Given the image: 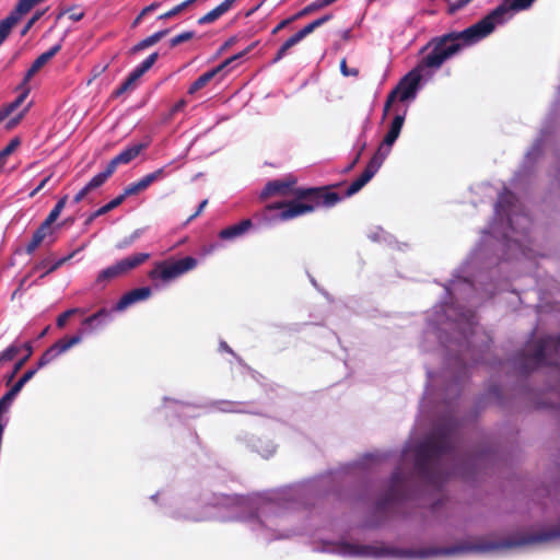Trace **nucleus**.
<instances>
[{
  "instance_id": "nucleus-1",
  "label": "nucleus",
  "mask_w": 560,
  "mask_h": 560,
  "mask_svg": "<svg viewBox=\"0 0 560 560\" xmlns=\"http://www.w3.org/2000/svg\"><path fill=\"white\" fill-rule=\"evenodd\" d=\"M530 224L524 206L504 188L494 206L493 221L482 231L477 247L444 284L445 300L429 313L424 341L438 340L445 366L441 373L427 370L428 384L420 410L422 413L443 411L423 439H458L453 400L458 397L470 366L486 362L491 342L489 335L478 326L471 307L495 294L494 284L485 280L489 278L490 267L498 264L499 252L506 259L533 257L528 247Z\"/></svg>"
},
{
  "instance_id": "nucleus-2",
  "label": "nucleus",
  "mask_w": 560,
  "mask_h": 560,
  "mask_svg": "<svg viewBox=\"0 0 560 560\" xmlns=\"http://www.w3.org/2000/svg\"><path fill=\"white\" fill-rule=\"evenodd\" d=\"M392 456L390 452L364 454L342 471L328 472L316 478L266 493L252 495H220L213 506L225 510L219 516L222 521H238L246 525L254 537L261 542L287 539L301 533L290 526V512L308 508L316 500L336 489L342 474L378 466Z\"/></svg>"
},
{
  "instance_id": "nucleus-3",
  "label": "nucleus",
  "mask_w": 560,
  "mask_h": 560,
  "mask_svg": "<svg viewBox=\"0 0 560 560\" xmlns=\"http://www.w3.org/2000/svg\"><path fill=\"white\" fill-rule=\"evenodd\" d=\"M467 48L455 32H448L435 36L421 49V52L430 50L419 63L409 71L399 84L388 94L384 105L383 117L396 100L400 102L413 101L421 86L428 83L443 63Z\"/></svg>"
},
{
  "instance_id": "nucleus-4",
  "label": "nucleus",
  "mask_w": 560,
  "mask_h": 560,
  "mask_svg": "<svg viewBox=\"0 0 560 560\" xmlns=\"http://www.w3.org/2000/svg\"><path fill=\"white\" fill-rule=\"evenodd\" d=\"M295 183L293 176H288L268 182L261 190V199L291 194L295 196V199L289 203L277 202L267 207V212H276L271 214L273 219L291 220L313 212L319 207H334L342 199L339 194L328 188H294Z\"/></svg>"
},
{
  "instance_id": "nucleus-5",
  "label": "nucleus",
  "mask_w": 560,
  "mask_h": 560,
  "mask_svg": "<svg viewBox=\"0 0 560 560\" xmlns=\"http://www.w3.org/2000/svg\"><path fill=\"white\" fill-rule=\"evenodd\" d=\"M112 320V311L106 308H102L95 314L86 317L82 322V328L79 332L68 339H61L49 347L43 355L39 358L37 362V366L35 369H31L26 371L23 376L7 392L2 398L0 399V410H8L18 396V394L22 390L23 386L31 381L38 369H42L54 361L57 357L68 351L75 345H79L84 335L92 334L94 330L100 329L107 325Z\"/></svg>"
},
{
  "instance_id": "nucleus-6",
  "label": "nucleus",
  "mask_w": 560,
  "mask_h": 560,
  "mask_svg": "<svg viewBox=\"0 0 560 560\" xmlns=\"http://www.w3.org/2000/svg\"><path fill=\"white\" fill-rule=\"evenodd\" d=\"M503 3L492 10L474 25L456 32L462 43L470 47L490 35L498 25H503L512 18V12L528 10L536 0H502Z\"/></svg>"
},
{
  "instance_id": "nucleus-7",
  "label": "nucleus",
  "mask_w": 560,
  "mask_h": 560,
  "mask_svg": "<svg viewBox=\"0 0 560 560\" xmlns=\"http://www.w3.org/2000/svg\"><path fill=\"white\" fill-rule=\"evenodd\" d=\"M513 364L521 373H529L540 366H551L559 372L560 335L532 339L514 358Z\"/></svg>"
},
{
  "instance_id": "nucleus-8",
  "label": "nucleus",
  "mask_w": 560,
  "mask_h": 560,
  "mask_svg": "<svg viewBox=\"0 0 560 560\" xmlns=\"http://www.w3.org/2000/svg\"><path fill=\"white\" fill-rule=\"evenodd\" d=\"M406 113L407 108H405L401 113H397L395 115L393 121L390 122L389 130L387 131L383 141L378 145L376 152L368 163L365 170L363 171L361 176L353 180L347 188V197H350L360 191L378 172L382 164L389 155L392 147L399 137V133L405 122Z\"/></svg>"
},
{
  "instance_id": "nucleus-9",
  "label": "nucleus",
  "mask_w": 560,
  "mask_h": 560,
  "mask_svg": "<svg viewBox=\"0 0 560 560\" xmlns=\"http://www.w3.org/2000/svg\"><path fill=\"white\" fill-rule=\"evenodd\" d=\"M560 127V86L557 90L556 100L552 107L542 122L537 138L526 152L520 170L515 173L513 185H517L527 177L534 170L536 162L540 159L544 148L552 132Z\"/></svg>"
},
{
  "instance_id": "nucleus-10",
  "label": "nucleus",
  "mask_w": 560,
  "mask_h": 560,
  "mask_svg": "<svg viewBox=\"0 0 560 560\" xmlns=\"http://www.w3.org/2000/svg\"><path fill=\"white\" fill-rule=\"evenodd\" d=\"M198 265V260L191 256L184 257L178 260H163L154 264L153 269L148 273L152 280L153 288L159 290L164 284L172 282L180 276L194 270Z\"/></svg>"
},
{
  "instance_id": "nucleus-11",
  "label": "nucleus",
  "mask_w": 560,
  "mask_h": 560,
  "mask_svg": "<svg viewBox=\"0 0 560 560\" xmlns=\"http://www.w3.org/2000/svg\"><path fill=\"white\" fill-rule=\"evenodd\" d=\"M166 175H167V172H166L165 166L158 168L156 171H154L150 174H147L138 182L128 185L125 188L122 194L125 197L136 195V194L147 189L152 183L163 179L164 177H166Z\"/></svg>"
},
{
  "instance_id": "nucleus-12",
  "label": "nucleus",
  "mask_w": 560,
  "mask_h": 560,
  "mask_svg": "<svg viewBox=\"0 0 560 560\" xmlns=\"http://www.w3.org/2000/svg\"><path fill=\"white\" fill-rule=\"evenodd\" d=\"M54 232L55 228L44 221L34 232L31 242L26 246V253L33 254L35 249L44 242H46L48 245L52 244L56 240Z\"/></svg>"
},
{
  "instance_id": "nucleus-13",
  "label": "nucleus",
  "mask_w": 560,
  "mask_h": 560,
  "mask_svg": "<svg viewBox=\"0 0 560 560\" xmlns=\"http://www.w3.org/2000/svg\"><path fill=\"white\" fill-rule=\"evenodd\" d=\"M152 294V289L150 287H142L138 289H133L126 294H124L117 304L114 306L113 311L122 312L130 305L148 300Z\"/></svg>"
},
{
  "instance_id": "nucleus-14",
  "label": "nucleus",
  "mask_w": 560,
  "mask_h": 560,
  "mask_svg": "<svg viewBox=\"0 0 560 560\" xmlns=\"http://www.w3.org/2000/svg\"><path fill=\"white\" fill-rule=\"evenodd\" d=\"M245 52H241L237 55L232 56L231 58H228L224 60L221 65L218 67L205 72L201 74L196 81L192 82V84L188 89L189 94H195L197 91L201 90L203 86H206L215 75L219 73L222 69H224L226 66L232 63L234 60L241 58L244 56Z\"/></svg>"
},
{
  "instance_id": "nucleus-15",
  "label": "nucleus",
  "mask_w": 560,
  "mask_h": 560,
  "mask_svg": "<svg viewBox=\"0 0 560 560\" xmlns=\"http://www.w3.org/2000/svg\"><path fill=\"white\" fill-rule=\"evenodd\" d=\"M145 148H147L145 143L132 144V145L126 148L124 151H121L113 160H110V162L107 164V166L114 173L118 165L128 164L133 159H136L140 154V152Z\"/></svg>"
},
{
  "instance_id": "nucleus-16",
  "label": "nucleus",
  "mask_w": 560,
  "mask_h": 560,
  "mask_svg": "<svg viewBox=\"0 0 560 560\" xmlns=\"http://www.w3.org/2000/svg\"><path fill=\"white\" fill-rule=\"evenodd\" d=\"M253 223L249 219L242 220L241 222L228 226L219 232V238L222 241H235L242 236H244L249 229L252 228Z\"/></svg>"
},
{
  "instance_id": "nucleus-17",
  "label": "nucleus",
  "mask_w": 560,
  "mask_h": 560,
  "mask_svg": "<svg viewBox=\"0 0 560 560\" xmlns=\"http://www.w3.org/2000/svg\"><path fill=\"white\" fill-rule=\"evenodd\" d=\"M211 406L221 412L257 413L249 402L244 401L217 400Z\"/></svg>"
},
{
  "instance_id": "nucleus-18",
  "label": "nucleus",
  "mask_w": 560,
  "mask_h": 560,
  "mask_svg": "<svg viewBox=\"0 0 560 560\" xmlns=\"http://www.w3.org/2000/svg\"><path fill=\"white\" fill-rule=\"evenodd\" d=\"M170 516H172L175 520H186V521H205L210 518L211 516L207 513L194 511L192 509L188 506H184L182 509L172 510L168 512Z\"/></svg>"
},
{
  "instance_id": "nucleus-19",
  "label": "nucleus",
  "mask_w": 560,
  "mask_h": 560,
  "mask_svg": "<svg viewBox=\"0 0 560 560\" xmlns=\"http://www.w3.org/2000/svg\"><path fill=\"white\" fill-rule=\"evenodd\" d=\"M150 257L149 253H138L119 260L118 264L122 273H127L145 262Z\"/></svg>"
},
{
  "instance_id": "nucleus-20",
  "label": "nucleus",
  "mask_w": 560,
  "mask_h": 560,
  "mask_svg": "<svg viewBox=\"0 0 560 560\" xmlns=\"http://www.w3.org/2000/svg\"><path fill=\"white\" fill-rule=\"evenodd\" d=\"M124 275L120 270L118 261L114 265L101 270L96 277L95 284L104 288L110 280Z\"/></svg>"
},
{
  "instance_id": "nucleus-21",
  "label": "nucleus",
  "mask_w": 560,
  "mask_h": 560,
  "mask_svg": "<svg viewBox=\"0 0 560 560\" xmlns=\"http://www.w3.org/2000/svg\"><path fill=\"white\" fill-rule=\"evenodd\" d=\"M170 30H163L159 31L151 36H148L147 38L140 40L137 45L133 46L132 52L141 51L148 47L153 46L158 42H160L163 37H165L168 34Z\"/></svg>"
},
{
  "instance_id": "nucleus-22",
  "label": "nucleus",
  "mask_w": 560,
  "mask_h": 560,
  "mask_svg": "<svg viewBox=\"0 0 560 560\" xmlns=\"http://www.w3.org/2000/svg\"><path fill=\"white\" fill-rule=\"evenodd\" d=\"M252 448L257 452L259 455H261L265 458H269L272 456L276 452V445L271 441L262 442L260 440H257L253 445H250Z\"/></svg>"
},
{
  "instance_id": "nucleus-23",
  "label": "nucleus",
  "mask_w": 560,
  "mask_h": 560,
  "mask_svg": "<svg viewBox=\"0 0 560 560\" xmlns=\"http://www.w3.org/2000/svg\"><path fill=\"white\" fill-rule=\"evenodd\" d=\"M112 174L113 172L110 171V168L106 166V168L103 172L96 174L84 187L89 191H92L101 187L112 176Z\"/></svg>"
},
{
  "instance_id": "nucleus-24",
  "label": "nucleus",
  "mask_w": 560,
  "mask_h": 560,
  "mask_svg": "<svg viewBox=\"0 0 560 560\" xmlns=\"http://www.w3.org/2000/svg\"><path fill=\"white\" fill-rule=\"evenodd\" d=\"M61 49V44L58 43L54 45L51 48H49L47 51L39 55L35 60L34 65L37 68H43L57 52H59Z\"/></svg>"
},
{
  "instance_id": "nucleus-25",
  "label": "nucleus",
  "mask_w": 560,
  "mask_h": 560,
  "mask_svg": "<svg viewBox=\"0 0 560 560\" xmlns=\"http://www.w3.org/2000/svg\"><path fill=\"white\" fill-rule=\"evenodd\" d=\"M74 254H75V252H73V253L69 254V255H68V256H66V257H62V258H60V259L56 260L54 264L49 265L48 267H47V262L44 260V261H42L40 264H38V265L36 266V269H42V268L44 269V268H46V270L44 271V273L40 276V277L43 278V277H45L46 275H48V273H50V272H52V271L57 270L59 267H61L66 261H68L69 259H71V258L74 256Z\"/></svg>"
},
{
  "instance_id": "nucleus-26",
  "label": "nucleus",
  "mask_w": 560,
  "mask_h": 560,
  "mask_svg": "<svg viewBox=\"0 0 560 560\" xmlns=\"http://www.w3.org/2000/svg\"><path fill=\"white\" fill-rule=\"evenodd\" d=\"M27 92L20 94L15 101L11 102L2 109H0V122L4 120L11 113H13L25 100Z\"/></svg>"
},
{
  "instance_id": "nucleus-27",
  "label": "nucleus",
  "mask_w": 560,
  "mask_h": 560,
  "mask_svg": "<svg viewBox=\"0 0 560 560\" xmlns=\"http://www.w3.org/2000/svg\"><path fill=\"white\" fill-rule=\"evenodd\" d=\"M142 234H143V229L135 230L129 236L120 240L116 244V248L121 250V249H126V248L130 247L137 240H139L141 237Z\"/></svg>"
},
{
  "instance_id": "nucleus-28",
  "label": "nucleus",
  "mask_w": 560,
  "mask_h": 560,
  "mask_svg": "<svg viewBox=\"0 0 560 560\" xmlns=\"http://www.w3.org/2000/svg\"><path fill=\"white\" fill-rule=\"evenodd\" d=\"M22 348H24L26 350V354L23 359L19 360L15 365H14V369L12 371V373L8 376V383L11 382L15 374L22 369V366L25 364V362L28 360V358L32 355L33 353V348H32V345L30 342H25Z\"/></svg>"
},
{
  "instance_id": "nucleus-29",
  "label": "nucleus",
  "mask_w": 560,
  "mask_h": 560,
  "mask_svg": "<svg viewBox=\"0 0 560 560\" xmlns=\"http://www.w3.org/2000/svg\"><path fill=\"white\" fill-rule=\"evenodd\" d=\"M197 0H186L176 7H174L172 10L167 11L166 13H163L159 16V20H168L177 14L182 13L185 9H187L190 4L195 3Z\"/></svg>"
},
{
  "instance_id": "nucleus-30",
  "label": "nucleus",
  "mask_w": 560,
  "mask_h": 560,
  "mask_svg": "<svg viewBox=\"0 0 560 560\" xmlns=\"http://www.w3.org/2000/svg\"><path fill=\"white\" fill-rule=\"evenodd\" d=\"M126 199V197L124 196V194L117 196L116 198H114L112 201H109L108 203L104 205L103 207H101L98 210L95 211V215H103V214H106L107 212L112 211L113 209L117 208L118 206H120L124 200Z\"/></svg>"
},
{
  "instance_id": "nucleus-31",
  "label": "nucleus",
  "mask_w": 560,
  "mask_h": 560,
  "mask_svg": "<svg viewBox=\"0 0 560 560\" xmlns=\"http://www.w3.org/2000/svg\"><path fill=\"white\" fill-rule=\"evenodd\" d=\"M221 15H223V13L221 12V9L218 5L213 10H211L210 12H208L207 14L201 16L198 20V23L201 24V25L208 24V23H212L215 20H218Z\"/></svg>"
},
{
  "instance_id": "nucleus-32",
  "label": "nucleus",
  "mask_w": 560,
  "mask_h": 560,
  "mask_svg": "<svg viewBox=\"0 0 560 560\" xmlns=\"http://www.w3.org/2000/svg\"><path fill=\"white\" fill-rule=\"evenodd\" d=\"M159 58L158 52H153L150 56H148L139 66L136 68L139 70V72H142L143 74L149 71L152 66L155 63V61Z\"/></svg>"
},
{
  "instance_id": "nucleus-33",
  "label": "nucleus",
  "mask_w": 560,
  "mask_h": 560,
  "mask_svg": "<svg viewBox=\"0 0 560 560\" xmlns=\"http://www.w3.org/2000/svg\"><path fill=\"white\" fill-rule=\"evenodd\" d=\"M19 351L20 348L14 345L8 347L4 351L0 353V364L13 360Z\"/></svg>"
},
{
  "instance_id": "nucleus-34",
  "label": "nucleus",
  "mask_w": 560,
  "mask_h": 560,
  "mask_svg": "<svg viewBox=\"0 0 560 560\" xmlns=\"http://www.w3.org/2000/svg\"><path fill=\"white\" fill-rule=\"evenodd\" d=\"M19 351L20 348L14 345L8 347L4 351L0 353V364L13 360Z\"/></svg>"
},
{
  "instance_id": "nucleus-35",
  "label": "nucleus",
  "mask_w": 560,
  "mask_h": 560,
  "mask_svg": "<svg viewBox=\"0 0 560 560\" xmlns=\"http://www.w3.org/2000/svg\"><path fill=\"white\" fill-rule=\"evenodd\" d=\"M19 351L20 348L14 345L8 347L4 351L0 353V364L13 360Z\"/></svg>"
},
{
  "instance_id": "nucleus-36",
  "label": "nucleus",
  "mask_w": 560,
  "mask_h": 560,
  "mask_svg": "<svg viewBox=\"0 0 560 560\" xmlns=\"http://www.w3.org/2000/svg\"><path fill=\"white\" fill-rule=\"evenodd\" d=\"M194 36H195V33L192 31H187V32L180 33L171 39L170 45H171V47H175L182 43H185V42L191 39Z\"/></svg>"
},
{
  "instance_id": "nucleus-37",
  "label": "nucleus",
  "mask_w": 560,
  "mask_h": 560,
  "mask_svg": "<svg viewBox=\"0 0 560 560\" xmlns=\"http://www.w3.org/2000/svg\"><path fill=\"white\" fill-rule=\"evenodd\" d=\"M325 7H326V4H324L323 0H315L312 3H310L308 5H306L298 15L303 16V15L310 14L314 11H317L319 9H323Z\"/></svg>"
},
{
  "instance_id": "nucleus-38",
  "label": "nucleus",
  "mask_w": 560,
  "mask_h": 560,
  "mask_svg": "<svg viewBox=\"0 0 560 560\" xmlns=\"http://www.w3.org/2000/svg\"><path fill=\"white\" fill-rule=\"evenodd\" d=\"M160 7V2H153L151 3L150 5L145 7L140 13L139 15L135 19V21L132 22V26L136 27L140 24L141 20L143 19L144 15H148V13L156 10L158 8Z\"/></svg>"
},
{
  "instance_id": "nucleus-39",
  "label": "nucleus",
  "mask_w": 560,
  "mask_h": 560,
  "mask_svg": "<svg viewBox=\"0 0 560 560\" xmlns=\"http://www.w3.org/2000/svg\"><path fill=\"white\" fill-rule=\"evenodd\" d=\"M550 395L556 396L557 400L541 402L539 404V407H550L560 410V385L558 386L557 390H551Z\"/></svg>"
},
{
  "instance_id": "nucleus-40",
  "label": "nucleus",
  "mask_w": 560,
  "mask_h": 560,
  "mask_svg": "<svg viewBox=\"0 0 560 560\" xmlns=\"http://www.w3.org/2000/svg\"><path fill=\"white\" fill-rule=\"evenodd\" d=\"M78 312H80V310H79V308H70V310H68V311L63 312L62 314H60V315L58 316V318H57V326H58L59 328L65 327V325H66V323H67L68 318H69L70 316H72L73 314L78 313Z\"/></svg>"
},
{
  "instance_id": "nucleus-41",
  "label": "nucleus",
  "mask_w": 560,
  "mask_h": 560,
  "mask_svg": "<svg viewBox=\"0 0 560 560\" xmlns=\"http://www.w3.org/2000/svg\"><path fill=\"white\" fill-rule=\"evenodd\" d=\"M300 42L301 39L298 37L296 34H294L281 45L280 49L282 50V52L287 55L289 49L299 44Z\"/></svg>"
},
{
  "instance_id": "nucleus-42",
  "label": "nucleus",
  "mask_w": 560,
  "mask_h": 560,
  "mask_svg": "<svg viewBox=\"0 0 560 560\" xmlns=\"http://www.w3.org/2000/svg\"><path fill=\"white\" fill-rule=\"evenodd\" d=\"M19 145V140L14 139L12 140L1 152H0V162L5 159L8 155H10L15 148Z\"/></svg>"
},
{
  "instance_id": "nucleus-43",
  "label": "nucleus",
  "mask_w": 560,
  "mask_h": 560,
  "mask_svg": "<svg viewBox=\"0 0 560 560\" xmlns=\"http://www.w3.org/2000/svg\"><path fill=\"white\" fill-rule=\"evenodd\" d=\"M358 145H359V150H358V153L353 160V162L349 165L348 170H351L353 167V165L355 163H358V161L360 160L361 158V154L362 152L365 150L366 148V141L364 139H362V136H360L359 140H358Z\"/></svg>"
},
{
  "instance_id": "nucleus-44",
  "label": "nucleus",
  "mask_w": 560,
  "mask_h": 560,
  "mask_svg": "<svg viewBox=\"0 0 560 560\" xmlns=\"http://www.w3.org/2000/svg\"><path fill=\"white\" fill-rule=\"evenodd\" d=\"M133 86L131 85L130 81L125 80L120 86L114 92V96L118 97L125 92L132 90Z\"/></svg>"
},
{
  "instance_id": "nucleus-45",
  "label": "nucleus",
  "mask_w": 560,
  "mask_h": 560,
  "mask_svg": "<svg viewBox=\"0 0 560 560\" xmlns=\"http://www.w3.org/2000/svg\"><path fill=\"white\" fill-rule=\"evenodd\" d=\"M315 31V28L313 27V24L312 23H308L307 25H305L302 30H300L298 33H295L298 35V37L302 40L303 38H305L307 35H310L311 33H313Z\"/></svg>"
},
{
  "instance_id": "nucleus-46",
  "label": "nucleus",
  "mask_w": 560,
  "mask_h": 560,
  "mask_svg": "<svg viewBox=\"0 0 560 560\" xmlns=\"http://www.w3.org/2000/svg\"><path fill=\"white\" fill-rule=\"evenodd\" d=\"M143 75L142 72H139L137 68H135L129 75L127 77V81H130L131 85L135 88L137 81Z\"/></svg>"
},
{
  "instance_id": "nucleus-47",
  "label": "nucleus",
  "mask_w": 560,
  "mask_h": 560,
  "mask_svg": "<svg viewBox=\"0 0 560 560\" xmlns=\"http://www.w3.org/2000/svg\"><path fill=\"white\" fill-rule=\"evenodd\" d=\"M143 75L142 72H139L137 68H135L129 75L127 77V81H130L131 85L135 88L137 81Z\"/></svg>"
},
{
  "instance_id": "nucleus-48",
  "label": "nucleus",
  "mask_w": 560,
  "mask_h": 560,
  "mask_svg": "<svg viewBox=\"0 0 560 560\" xmlns=\"http://www.w3.org/2000/svg\"><path fill=\"white\" fill-rule=\"evenodd\" d=\"M143 75L142 72H139L137 68H135L129 75L127 77V81H130L131 85L135 88L137 81Z\"/></svg>"
},
{
  "instance_id": "nucleus-49",
  "label": "nucleus",
  "mask_w": 560,
  "mask_h": 560,
  "mask_svg": "<svg viewBox=\"0 0 560 560\" xmlns=\"http://www.w3.org/2000/svg\"><path fill=\"white\" fill-rule=\"evenodd\" d=\"M62 210H60L59 208L57 207H54L52 210L50 211V213L48 214V217L44 220L46 221L47 223H49L50 225H52V223L58 219V217L60 215Z\"/></svg>"
},
{
  "instance_id": "nucleus-50",
  "label": "nucleus",
  "mask_w": 560,
  "mask_h": 560,
  "mask_svg": "<svg viewBox=\"0 0 560 560\" xmlns=\"http://www.w3.org/2000/svg\"><path fill=\"white\" fill-rule=\"evenodd\" d=\"M331 18H332L331 14H326L322 18L314 20L311 23L313 24V27L316 30L317 27H319V26L324 25L326 22H328Z\"/></svg>"
},
{
  "instance_id": "nucleus-51",
  "label": "nucleus",
  "mask_w": 560,
  "mask_h": 560,
  "mask_svg": "<svg viewBox=\"0 0 560 560\" xmlns=\"http://www.w3.org/2000/svg\"><path fill=\"white\" fill-rule=\"evenodd\" d=\"M207 203H208L207 199L202 200L200 202V205L198 206L196 212L189 217L188 221H192L194 219H196L202 212V210L205 209Z\"/></svg>"
},
{
  "instance_id": "nucleus-52",
  "label": "nucleus",
  "mask_w": 560,
  "mask_h": 560,
  "mask_svg": "<svg viewBox=\"0 0 560 560\" xmlns=\"http://www.w3.org/2000/svg\"><path fill=\"white\" fill-rule=\"evenodd\" d=\"M50 179V176L45 177L40 180V183L37 185V187L30 194V197H34L39 190H42L48 180Z\"/></svg>"
},
{
  "instance_id": "nucleus-53",
  "label": "nucleus",
  "mask_w": 560,
  "mask_h": 560,
  "mask_svg": "<svg viewBox=\"0 0 560 560\" xmlns=\"http://www.w3.org/2000/svg\"><path fill=\"white\" fill-rule=\"evenodd\" d=\"M89 192H90V191H89L85 187H83V188H82V189H81V190H80V191L74 196V198H73V202H75V203L81 202V201L84 199V197H85Z\"/></svg>"
},
{
  "instance_id": "nucleus-54",
  "label": "nucleus",
  "mask_w": 560,
  "mask_h": 560,
  "mask_svg": "<svg viewBox=\"0 0 560 560\" xmlns=\"http://www.w3.org/2000/svg\"><path fill=\"white\" fill-rule=\"evenodd\" d=\"M236 0H224L221 4H219V8L221 9V12L224 14L225 12H228L231 7L233 5V3L235 2Z\"/></svg>"
},
{
  "instance_id": "nucleus-55",
  "label": "nucleus",
  "mask_w": 560,
  "mask_h": 560,
  "mask_svg": "<svg viewBox=\"0 0 560 560\" xmlns=\"http://www.w3.org/2000/svg\"><path fill=\"white\" fill-rule=\"evenodd\" d=\"M236 0H224L221 4H219V8L221 9V12L224 14L225 12H228L231 7L233 5V3L235 2Z\"/></svg>"
},
{
  "instance_id": "nucleus-56",
  "label": "nucleus",
  "mask_w": 560,
  "mask_h": 560,
  "mask_svg": "<svg viewBox=\"0 0 560 560\" xmlns=\"http://www.w3.org/2000/svg\"><path fill=\"white\" fill-rule=\"evenodd\" d=\"M370 238L373 241L385 240V232L382 229H378L377 232L370 235Z\"/></svg>"
},
{
  "instance_id": "nucleus-57",
  "label": "nucleus",
  "mask_w": 560,
  "mask_h": 560,
  "mask_svg": "<svg viewBox=\"0 0 560 560\" xmlns=\"http://www.w3.org/2000/svg\"><path fill=\"white\" fill-rule=\"evenodd\" d=\"M39 70V68L35 67L34 63H32L31 68L27 70L26 74H25V81H28L37 71Z\"/></svg>"
},
{
  "instance_id": "nucleus-58",
  "label": "nucleus",
  "mask_w": 560,
  "mask_h": 560,
  "mask_svg": "<svg viewBox=\"0 0 560 560\" xmlns=\"http://www.w3.org/2000/svg\"><path fill=\"white\" fill-rule=\"evenodd\" d=\"M39 70V68L35 67L34 63H32L31 68L27 70L26 74H25V81H28L37 71Z\"/></svg>"
},
{
  "instance_id": "nucleus-59",
  "label": "nucleus",
  "mask_w": 560,
  "mask_h": 560,
  "mask_svg": "<svg viewBox=\"0 0 560 560\" xmlns=\"http://www.w3.org/2000/svg\"><path fill=\"white\" fill-rule=\"evenodd\" d=\"M186 106V102L184 100L178 101L172 108V113L175 114L182 110Z\"/></svg>"
},
{
  "instance_id": "nucleus-60",
  "label": "nucleus",
  "mask_w": 560,
  "mask_h": 560,
  "mask_svg": "<svg viewBox=\"0 0 560 560\" xmlns=\"http://www.w3.org/2000/svg\"><path fill=\"white\" fill-rule=\"evenodd\" d=\"M83 15H84V13L82 11H80V12H71L69 14V19L71 21H73V22H78V21L82 20Z\"/></svg>"
},
{
  "instance_id": "nucleus-61",
  "label": "nucleus",
  "mask_w": 560,
  "mask_h": 560,
  "mask_svg": "<svg viewBox=\"0 0 560 560\" xmlns=\"http://www.w3.org/2000/svg\"><path fill=\"white\" fill-rule=\"evenodd\" d=\"M168 401H172V402L176 404L177 406H179L180 409H186V408H190L191 407V405H189V404L180 402V401H175L173 399H170L168 397H164V402H168Z\"/></svg>"
},
{
  "instance_id": "nucleus-62",
  "label": "nucleus",
  "mask_w": 560,
  "mask_h": 560,
  "mask_svg": "<svg viewBox=\"0 0 560 560\" xmlns=\"http://www.w3.org/2000/svg\"><path fill=\"white\" fill-rule=\"evenodd\" d=\"M67 200H68V196H63L62 198H60V199L57 201V203L55 205V207L59 208L60 210H63V208L66 207Z\"/></svg>"
},
{
  "instance_id": "nucleus-63",
  "label": "nucleus",
  "mask_w": 560,
  "mask_h": 560,
  "mask_svg": "<svg viewBox=\"0 0 560 560\" xmlns=\"http://www.w3.org/2000/svg\"><path fill=\"white\" fill-rule=\"evenodd\" d=\"M219 347H220V350H222V351H226V352H229V353H231V354L235 355V353L233 352V350L229 347V345H228L225 341H221Z\"/></svg>"
},
{
  "instance_id": "nucleus-64",
  "label": "nucleus",
  "mask_w": 560,
  "mask_h": 560,
  "mask_svg": "<svg viewBox=\"0 0 560 560\" xmlns=\"http://www.w3.org/2000/svg\"><path fill=\"white\" fill-rule=\"evenodd\" d=\"M21 117H22V115H19L18 117H15V118L11 119V120L8 122L7 128H8V129L13 128V127H14V126L20 121Z\"/></svg>"
}]
</instances>
